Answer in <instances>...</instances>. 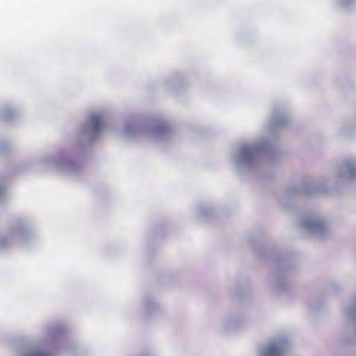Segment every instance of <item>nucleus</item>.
Masks as SVG:
<instances>
[{
    "mask_svg": "<svg viewBox=\"0 0 356 356\" xmlns=\"http://www.w3.org/2000/svg\"><path fill=\"white\" fill-rule=\"evenodd\" d=\"M30 356H49V355L39 351H33Z\"/></svg>",
    "mask_w": 356,
    "mask_h": 356,
    "instance_id": "nucleus-4",
    "label": "nucleus"
},
{
    "mask_svg": "<svg viewBox=\"0 0 356 356\" xmlns=\"http://www.w3.org/2000/svg\"><path fill=\"white\" fill-rule=\"evenodd\" d=\"M92 124L94 131L95 132L98 131L102 124L101 118L98 116H94L92 118Z\"/></svg>",
    "mask_w": 356,
    "mask_h": 356,
    "instance_id": "nucleus-2",
    "label": "nucleus"
},
{
    "mask_svg": "<svg viewBox=\"0 0 356 356\" xmlns=\"http://www.w3.org/2000/svg\"><path fill=\"white\" fill-rule=\"evenodd\" d=\"M281 355L280 348L276 345L270 346L266 352L267 356H280Z\"/></svg>",
    "mask_w": 356,
    "mask_h": 356,
    "instance_id": "nucleus-1",
    "label": "nucleus"
},
{
    "mask_svg": "<svg viewBox=\"0 0 356 356\" xmlns=\"http://www.w3.org/2000/svg\"><path fill=\"white\" fill-rule=\"evenodd\" d=\"M306 225L309 228L318 229L322 227L323 224L320 221L315 220V221L307 222Z\"/></svg>",
    "mask_w": 356,
    "mask_h": 356,
    "instance_id": "nucleus-3",
    "label": "nucleus"
}]
</instances>
